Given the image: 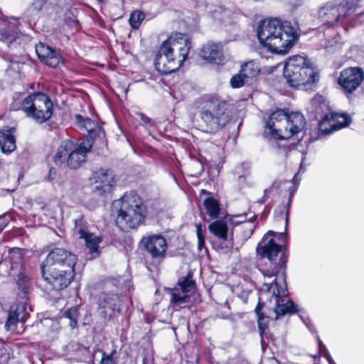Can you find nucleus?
<instances>
[{
	"label": "nucleus",
	"instance_id": "f257e3e1",
	"mask_svg": "<svg viewBox=\"0 0 364 364\" xmlns=\"http://www.w3.org/2000/svg\"><path fill=\"white\" fill-rule=\"evenodd\" d=\"M274 235V232L271 230L264 235L262 240L257 245V254L260 258L267 259V262L260 269L264 278L269 279L282 272V285H279L277 281L274 279L271 282H264L260 288V291L264 293L270 292L273 289L272 296L276 301L274 312L277 315L276 318H278L287 314L296 313L299 310L298 306L286 296L287 287L284 278V270L287 257L284 253L282 252V245L274 242L272 237Z\"/></svg>",
	"mask_w": 364,
	"mask_h": 364
},
{
	"label": "nucleus",
	"instance_id": "f03ea898",
	"mask_svg": "<svg viewBox=\"0 0 364 364\" xmlns=\"http://www.w3.org/2000/svg\"><path fill=\"white\" fill-rule=\"evenodd\" d=\"M200 117L205 124L206 132H216L225 127L231 118L229 102L215 95L203 96L198 102Z\"/></svg>",
	"mask_w": 364,
	"mask_h": 364
},
{
	"label": "nucleus",
	"instance_id": "7ed1b4c3",
	"mask_svg": "<svg viewBox=\"0 0 364 364\" xmlns=\"http://www.w3.org/2000/svg\"><path fill=\"white\" fill-rule=\"evenodd\" d=\"M257 36L262 46H293L298 43L299 35L290 24L282 23L277 18H265L259 21Z\"/></svg>",
	"mask_w": 364,
	"mask_h": 364
},
{
	"label": "nucleus",
	"instance_id": "20e7f679",
	"mask_svg": "<svg viewBox=\"0 0 364 364\" xmlns=\"http://www.w3.org/2000/svg\"><path fill=\"white\" fill-rule=\"evenodd\" d=\"M284 77L292 87L311 85L319 80L318 73L305 56L296 55L289 58L284 68Z\"/></svg>",
	"mask_w": 364,
	"mask_h": 364
},
{
	"label": "nucleus",
	"instance_id": "39448f33",
	"mask_svg": "<svg viewBox=\"0 0 364 364\" xmlns=\"http://www.w3.org/2000/svg\"><path fill=\"white\" fill-rule=\"evenodd\" d=\"M146 210L141 198L136 193H126L121 198L117 225L125 232L136 228L144 222Z\"/></svg>",
	"mask_w": 364,
	"mask_h": 364
},
{
	"label": "nucleus",
	"instance_id": "423d86ee",
	"mask_svg": "<svg viewBox=\"0 0 364 364\" xmlns=\"http://www.w3.org/2000/svg\"><path fill=\"white\" fill-rule=\"evenodd\" d=\"M363 6L364 0L330 1L319 8L317 16L323 24L334 26Z\"/></svg>",
	"mask_w": 364,
	"mask_h": 364
},
{
	"label": "nucleus",
	"instance_id": "0eeeda50",
	"mask_svg": "<svg viewBox=\"0 0 364 364\" xmlns=\"http://www.w3.org/2000/svg\"><path fill=\"white\" fill-rule=\"evenodd\" d=\"M21 109L27 117L38 123L50 119L53 113L50 97L41 92L31 93L25 97L21 103Z\"/></svg>",
	"mask_w": 364,
	"mask_h": 364
},
{
	"label": "nucleus",
	"instance_id": "6e6552de",
	"mask_svg": "<svg viewBox=\"0 0 364 364\" xmlns=\"http://www.w3.org/2000/svg\"><path fill=\"white\" fill-rule=\"evenodd\" d=\"M190 47H160L155 56L156 69L163 75L176 71L186 60Z\"/></svg>",
	"mask_w": 364,
	"mask_h": 364
},
{
	"label": "nucleus",
	"instance_id": "1a4fd4ad",
	"mask_svg": "<svg viewBox=\"0 0 364 364\" xmlns=\"http://www.w3.org/2000/svg\"><path fill=\"white\" fill-rule=\"evenodd\" d=\"M111 284V283H107L105 290L97 298V309L105 320H109L117 316L122 306L118 289L114 287L113 289H109Z\"/></svg>",
	"mask_w": 364,
	"mask_h": 364
},
{
	"label": "nucleus",
	"instance_id": "9d476101",
	"mask_svg": "<svg viewBox=\"0 0 364 364\" xmlns=\"http://www.w3.org/2000/svg\"><path fill=\"white\" fill-rule=\"evenodd\" d=\"M195 288V282L192 277L188 275L178 279L177 286L173 289H168L171 295V304L173 309L185 307L190 302V294Z\"/></svg>",
	"mask_w": 364,
	"mask_h": 364
},
{
	"label": "nucleus",
	"instance_id": "9b49d317",
	"mask_svg": "<svg viewBox=\"0 0 364 364\" xmlns=\"http://www.w3.org/2000/svg\"><path fill=\"white\" fill-rule=\"evenodd\" d=\"M42 277L54 289L60 290L68 286L73 278V269L41 266Z\"/></svg>",
	"mask_w": 364,
	"mask_h": 364
},
{
	"label": "nucleus",
	"instance_id": "f8f14e48",
	"mask_svg": "<svg viewBox=\"0 0 364 364\" xmlns=\"http://www.w3.org/2000/svg\"><path fill=\"white\" fill-rule=\"evenodd\" d=\"M364 79V73L359 68H348L343 70L338 79V83L346 97L351 100L352 94L360 87Z\"/></svg>",
	"mask_w": 364,
	"mask_h": 364
},
{
	"label": "nucleus",
	"instance_id": "ddd939ff",
	"mask_svg": "<svg viewBox=\"0 0 364 364\" xmlns=\"http://www.w3.org/2000/svg\"><path fill=\"white\" fill-rule=\"evenodd\" d=\"M77 261L75 255L63 248L51 250L41 264V266L59 268H74Z\"/></svg>",
	"mask_w": 364,
	"mask_h": 364
},
{
	"label": "nucleus",
	"instance_id": "4468645a",
	"mask_svg": "<svg viewBox=\"0 0 364 364\" xmlns=\"http://www.w3.org/2000/svg\"><path fill=\"white\" fill-rule=\"evenodd\" d=\"M287 124L291 129H303L305 126L304 116L299 112L287 114L284 109H277L269 117L266 127H275V124Z\"/></svg>",
	"mask_w": 364,
	"mask_h": 364
},
{
	"label": "nucleus",
	"instance_id": "2eb2a0df",
	"mask_svg": "<svg viewBox=\"0 0 364 364\" xmlns=\"http://www.w3.org/2000/svg\"><path fill=\"white\" fill-rule=\"evenodd\" d=\"M92 144L89 141L77 143L69 139L68 166L71 169H77L87 161V153L90 152Z\"/></svg>",
	"mask_w": 364,
	"mask_h": 364
},
{
	"label": "nucleus",
	"instance_id": "dca6fc26",
	"mask_svg": "<svg viewBox=\"0 0 364 364\" xmlns=\"http://www.w3.org/2000/svg\"><path fill=\"white\" fill-rule=\"evenodd\" d=\"M141 242L143 244L147 255L159 263L166 257L168 246L166 239L160 235H153L144 237Z\"/></svg>",
	"mask_w": 364,
	"mask_h": 364
},
{
	"label": "nucleus",
	"instance_id": "f3484780",
	"mask_svg": "<svg viewBox=\"0 0 364 364\" xmlns=\"http://www.w3.org/2000/svg\"><path fill=\"white\" fill-rule=\"evenodd\" d=\"M26 301L27 298L23 296L21 300L17 301L11 307L5 324L6 331H15L18 323H23L27 319L28 314L26 312Z\"/></svg>",
	"mask_w": 364,
	"mask_h": 364
},
{
	"label": "nucleus",
	"instance_id": "a211bd4d",
	"mask_svg": "<svg viewBox=\"0 0 364 364\" xmlns=\"http://www.w3.org/2000/svg\"><path fill=\"white\" fill-rule=\"evenodd\" d=\"M15 24L6 20H0V41L11 44L15 43L18 45L28 43L31 38L28 35L18 33L16 31Z\"/></svg>",
	"mask_w": 364,
	"mask_h": 364
},
{
	"label": "nucleus",
	"instance_id": "6ab92c4d",
	"mask_svg": "<svg viewBox=\"0 0 364 364\" xmlns=\"http://www.w3.org/2000/svg\"><path fill=\"white\" fill-rule=\"evenodd\" d=\"M351 122V119L347 114L335 113L331 115V119H323L318 124L320 132L328 134L333 131L347 127Z\"/></svg>",
	"mask_w": 364,
	"mask_h": 364
},
{
	"label": "nucleus",
	"instance_id": "aec40b11",
	"mask_svg": "<svg viewBox=\"0 0 364 364\" xmlns=\"http://www.w3.org/2000/svg\"><path fill=\"white\" fill-rule=\"evenodd\" d=\"M92 179L94 180L93 190L95 192L99 191L100 194H102L111 191V187L114 182L112 170L100 168L93 173Z\"/></svg>",
	"mask_w": 364,
	"mask_h": 364
},
{
	"label": "nucleus",
	"instance_id": "412c9836",
	"mask_svg": "<svg viewBox=\"0 0 364 364\" xmlns=\"http://www.w3.org/2000/svg\"><path fill=\"white\" fill-rule=\"evenodd\" d=\"M35 50L39 59L50 67L55 68L61 60L59 51L53 47H35Z\"/></svg>",
	"mask_w": 364,
	"mask_h": 364
},
{
	"label": "nucleus",
	"instance_id": "4be33fe9",
	"mask_svg": "<svg viewBox=\"0 0 364 364\" xmlns=\"http://www.w3.org/2000/svg\"><path fill=\"white\" fill-rule=\"evenodd\" d=\"M16 129L6 127L0 131V147L2 152L10 154L16 149V139L14 133Z\"/></svg>",
	"mask_w": 364,
	"mask_h": 364
},
{
	"label": "nucleus",
	"instance_id": "5701e85b",
	"mask_svg": "<svg viewBox=\"0 0 364 364\" xmlns=\"http://www.w3.org/2000/svg\"><path fill=\"white\" fill-rule=\"evenodd\" d=\"M274 139L288 140L291 137L297 135L302 129H291L287 124H275V127L267 128Z\"/></svg>",
	"mask_w": 364,
	"mask_h": 364
},
{
	"label": "nucleus",
	"instance_id": "b1692460",
	"mask_svg": "<svg viewBox=\"0 0 364 364\" xmlns=\"http://www.w3.org/2000/svg\"><path fill=\"white\" fill-rule=\"evenodd\" d=\"M66 350L70 359L77 362L86 361L90 355L89 348L76 342H70L66 346Z\"/></svg>",
	"mask_w": 364,
	"mask_h": 364
},
{
	"label": "nucleus",
	"instance_id": "393cba45",
	"mask_svg": "<svg viewBox=\"0 0 364 364\" xmlns=\"http://www.w3.org/2000/svg\"><path fill=\"white\" fill-rule=\"evenodd\" d=\"M199 55L204 60L216 64H222L225 60V58L219 47H202Z\"/></svg>",
	"mask_w": 364,
	"mask_h": 364
},
{
	"label": "nucleus",
	"instance_id": "a878e982",
	"mask_svg": "<svg viewBox=\"0 0 364 364\" xmlns=\"http://www.w3.org/2000/svg\"><path fill=\"white\" fill-rule=\"evenodd\" d=\"M165 37L166 39L162 41L161 46H173L175 44H184V46H188L191 43V38L188 35L181 32L171 33L168 36L165 33H161L159 36V39H163Z\"/></svg>",
	"mask_w": 364,
	"mask_h": 364
},
{
	"label": "nucleus",
	"instance_id": "bb28decb",
	"mask_svg": "<svg viewBox=\"0 0 364 364\" xmlns=\"http://www.w3.org/2000/svg\"><path fill=\"white\" fill-rule=\"evenodd\" d=\"M75 121L80 128H84L91 136L100 135L102 132V128L97 123L90 118H85L80 114L75 115Z\"/></svg>",
	"mask_w": 364,
	"mask_h": 364
},
{
	"label": "nucleus",
	"instance_id": "cd10ccee",
	"mask_svg": "<svg viewBox=\"0 0 364 364\" xmlns=\"http://www.w3.org/2000/svg\"><path fill=\"white\" fill-rule=\"evenodd\" d=\"M73 222V234L78 235L79 238L84 236L85 234H87L92 230V226L85 219L84 215L80 213H77L75 215Z\"/></svg>",
	"mask_w": 364,
	"mask_h": 364
},
{
	"label": "nucleus",
	"instance_id": "c85d7f7f",
	"mask_svg": "<svg viewBox=\"0 0 364 364\" xmlns=\"http://www.w3.org/2000/svg\"><path fill=\"white\" fill-rule=\"evenodd\" d=\"M291 47H284L281 49L279 47H255V51L260 55L262 58L269 59L274 55H285L288 53Z\"/></svg>",
	"mask_w": 364,
	"mask_h": 364
},
{
	"label": "nucleus",
	"instance_id": "c756f323",
	"mask_svg": "<svg viewBox=\"0 0 364 364\" xmlns=\"http://www.w3.org/2000/svg\"><path fill=\"white\" fill-rule=\"evenodd\" d=\"M68 143L69 139H65L61 141L59 145L55 154L53 158V163L57 166H62L63 165H68Z\"/></svg>",
	"mask_w": 364,
	"mask_h": 364
},
{
	"label": "nucleus",
	"instance_id": "7c9ffc66",
	"mask_svg": "<svg viewBox=\"0 0 364 364\" xmlns=\"http://www.w3.org/2000/svg\"><path fill=\"white\" fill-rule=\"evenodd\" d=\"M209 230L219 239L228 241V228L224 220H215L209 225Z\"/></svg>",
	"mask_w": 364,
	"mask_h": 364
},
{
	"label": "nucleus",
	"instance_id": "2f4dec72",
	"mask_svg": "<svg viewBox=\"0 0 364 364\" xmlns=\"http://www.w3.org/2000/svg\"><path fill=\"white\" fill-rule=\"evenodd\" d=\"M241 74L248 80L256 77L260 73L259 65L255 60H250L241 66Z\"/></svg>",
	"mask_w": 364,
	"mask_h": 364
},
{
	"label": "nucleus",
	"instance_id": "473e14b6",
	"mask_svg": "<svg viewBox=\"0 0 364 364\" xmlns=\"http://www.w3.org/2000/svg\"><path fill=\"white\" fill-rule=\"evenodd\" d=\"M80 239H83L86 247L90 250L91 253L99 252V245L102 242V237L95 235L91 231L84 236L81 237Z\"/></svg>",
	"mask_w": 364,
	"mask_h": 364
},
{
	"label": "nucleus",
	"instance_id": "72a5a7b5",
	"mask_svg": "<svg viewBox=\"0 0 364 364\" xmlns=\"http://www.w3.org/2000/svg\"><path fill=\"white\" fill-rule=\"evenodd\" d=\"M283 141H276L274 145V151L275 154L280 156L283 159L288 157V154L295 148L294 143H289L287 140Z\"/></svg>",
	"mask_w": 364,
	"mask_h": 364
},
{
	"label": "nucleus",
	"instance_id": "f704fd0d",
	"mask_svg": "<svg viewBox=\"0 0 364 364\" xmlns=\"http://www.w3.org/2000/svg\"><path fill=\"white\" fill-rule=\"evenodd\" d=\"M24 250L21 248H13L9 252V259L12 269H17L18 266L21 268L23 259Z\"/></svg>",
	"mask_w": 364,
	"mask_h": 364
},
{
	"label": "nucleus",
	"instance_id": "c9c22d12",
	"mask_svg": "<svg viewBox=\"0 0 364 364\" xmlns=\"http://www.w3.org/2000/svg\"><path fill=\"white\" fill-rule=\"evenodd\" d=\"M204 205L207 213L212 218L218 217L220 208L218 202L213 198H208L204 200Z\"/></svg>",
	"mask_w": 364,
	"mask_h": 364
},
{
	"label": "nucleus",
	"instance_id": "e433bc0d",
	"mask_svg": "<svg viewBox=\"0 0 364 364\" xmlns=\"http://www.w3.org/2000/svg\"><path fill=\"white\" fill-rule=\"evenodd\" d=\"M142 364L154 363V350L151 346H148L142 352Z\"/></svg>",
	"mask_w": 364,
	"mask_h": 364
},
{
	"label": "nucleus",
	"instance_id": "4c0bfd02",
	"mask_svg": "<svg viewBox=\"0 0 364 364\" xmlns=\"http://www.w3.org/2000/svg\"><path fill=\"white\" fill-rule=\"evenodd\" d=\"M77 315L78 312L75 308L69 309L63 313V316L70 319V326L72 328H74L77 326Z\"/></svg>",
	"mask_w": 364,
	"mask_h": 364
},
{
	"label": "nucleus",
	"instance_id": "58836bf2",
	"mask_svg": "<svg viewBox=\"0 0 364 364\" xmlns=\"http://www.w3.org/2000/svg\"><path fill=\"white\" fill-rule=\"evenodd\" d=\"M249 80L241 74V70L239 74L235 75L230 80V85L233 88H239L243 86L245 83H248Z\"/></svg>",
	"mask_w": 364,
	"mask_h": 364
},
{
	"label": "nucleus",
	"instance_id": "ea45409f",
	"mask_svg": "<svg viewBox=\"0 0 364 364\" xmlns=\"http://www.w3.org/2000/svg\"><path fill=\"white\" fill-rule=\"evenodd\" d=\"M258 317V330L261 337L262 341H263L264 335H266L265 330L268 326L269 318L264 315H259Z\"/></svg>",
	"mask_w": 364,
	"mask_h": 364
},
{
	"label": "nucleus",
	"instance_id": "a19ab883",
	"mask_svg": "<svg viewBox=\"0 0 364 364\" xmlns=\"http://www.w3.org/2000/svg\"><path fill=\"white\" fill-rule=\"evenodd\" d=\"M144 18V14L139 11H134L130 16L129 23L132 28H138Z\"/></svg>",
	"mask_w": 364,
	"mask_h": 364
},
{
	"label": "nucleus",
	"instance_id": "79ce46f5",
	"mask_svg": "<svg viewBox=\"0 0 364 364\" xmlns=\"http://www.w3.org/2000/svg\"><path fill=\"white\" fill-rule=\"evenodd\" d=\"M18 289L25 294L30 288V282L28 277L20 274L18 280Z\"/></svg>",
	"mask_w": 364,
	"mask_h": 364
},
{
	"label": "nucleus",
	"instance_id": "37998d69",
	"mask_svg": "<svg viewBox=\"0 0 364 364\" xmlns=\"http://www.w3.org/2000/svg\"><path fill=\"white\" fill-rule=\"evenodd\" d=\"M116 353V350L112 351L111 353L107 354L102 353V356L100 364H117L118 360L114 355Z\"/></svg>",
	"mask_w": 364,
	"mask_h": 364
},
{
	"label": "nucleus",
	"instance_id": "c03bdc74",
	"mask_svg": "<svg viewBox=\"0 0 364 364\" xmlns=\"http://www.w3.org/2000/svg\"><path fill=\"white\" fill-rule=\"evenodd\" d=\"M197 237H198V248L199 250H202V249L205 246V239L204 236L202 233L200 228L198 226L197 228Z\"/></svg>",
	"mask_w": 364,
	"mask_h": 364
},
{
	"label": "nucleus",
	"instance_id": "a18cd8bd",
	"mask_svg": "<svg viewBox=\"0 0 364 364\" xmlns=\"http://www.w3.org/2000/svg\"><path fill=\"white\" fill-rule=\"evenodd\" d=\"M10 220V215H4L0 216V228L1 231L7 226Z\"/></svg>",
	"mask_w": 364,
	"mask_h": 364
},
{
	"label": "nucleus",
	"instance_id": "49530a36",
	"mask_svg": "<svg viewBox=\"0 0 364 364\" xmlns=\"http://www.w3.org/2000/svg\"><path fill=\"white\" fill-rule=\"evenodd\" d=\"M136 114L140 118L144 124L150 125L153 124V120L149 117L146 116L144 113L136 112Z\"/></svg>",
	"mask_w": 364,
	"mask_h": 364
},
{
	"label": "nucleus",
	"instance_id": "de8ad7c7",
	"mask_svg": "<svg viewBox=\"0 0 364 364\" xmlns=\"http://www.w3.org/2000/svg\"><path fill=\"white\" fill-rule=\"evenodd\" d=\"M240 223H243L244 226H247V228L249 230L248 234L247 235L248 237H250L252 233L255 228V225L252 224V221L250 220L248 222H243V221H239ZM238 223V222H237Z\"/></svg>",
	"mask_w": 364,
	"mask_h": 364
},
{
	"label": "nucleus",
	"instance_id": "09e8293b",
	"mask_svg": "<svg viewBox=\"0 0 364 364\" xmlns=\"http://www.w3.org/2000/svg\"><path fill=\"white\" fill-rule=\"evenodd\" d=\"M45 2L46 0H35L33 3V9L37 11L41 10L43 8Z\"/></svg>",
	"mask_w": 364,
	"mask_h": 364
},
{
	"label": "nucleus",
	"instance_id": "8fccbe9b",
	"mask_svg": "<svg viewBox=\"0 0 364 364\" xmlns=\"http://www.w3.org/2000/svg\"><path fill=\"white\" fill-rule=\"evenodd\" d=\"M293 194H294V193L291 192L289 199H288V203H287V209H286V212H285L286 224H287L288 220H289V208H290V205H291V197H292Z\"/></svg>",
	"mask_w": 364,
	"mask_h": 364
},
{
	"label": "nucleus",
	"instance_id": "3c124183",
	"mask_svg": "<svg viewBox=\"0 0 364 364\" xmlns=\"http://www.w3.org/2000/svg\"><path fill=\"white\" fill-rule=\"evenodd\" d=\"M194 166L196 167L197 172L195 176H200L203 172V166L200 162L196 161Z\"/></svg>",
	"mask_w": 364,
	"mask_h": 364
},
{
	"label": "nucleus",
	"instance_id": "603ef678",
	"mask_svg": "<svg viewBox=\"0 0 364 364\" xmlns=\"http://www.w3.org/2000/svg\"><path fill=\"white\" fill-rule=\"evenodd\" d=\"M263 305L264 304H261L260 302H259L257 306H256L255 311L256 312L257 316H259V315H263V314L261 312V309Z\"/></svg>",
	"mask_w": 364,
	"mask_h": 364
},
{
	"label": "nucleus",
	"instance_id": "864d4df0",
	"mask_svg": "<svg viewBox=\"0 0 364 364\" xmlns=\"http://www.w3.org/2000/svg\"><path fill=\"white\" fill-rule=\"evenodd\" d=\"M323 356L327 359L329 364H336L328 351H326V353L323 354Z\"/></svg>",
	"mask_w": 364,
	"mask_h": 364
},
{
	"label": "nucleus",
	"instance_id": "5fc2aeb1",
	"mask_svg": "<svg viewBox=\"0 0 364 364\" xmlns=\"http://www.w3.org/2000/svg\"><path fill=\"white\" fill-rule=\"evenodd\" d=\"M318 346L320 351H323V354L326 353L327 350L325 345L322 343V341L318 338Z\"/></svg>",
	"mask_w": 364,
	"mask_h": 364
},
{
	"label": "nucleus",
	"instance_id": "6e6d98bb",
	"mask_svg": "<svg viewBox=\"0 0 364 364\" xmlns=\"http://www.w3.org/2000/svg\"><path fill=\"white\" fill-rule=\"evenodd\" d=\"M269 191V189H266V190L264 191V196H262V198L260 200H258V202H259V203H264L266 201V200H267V193H268Z\"/></svg>",
	"mask_w": 364,
	"mask_h": 364
},
{
	"label": "nucleus",
	"instance_id": "4d7b16f0",
	"mask_svg": "<svg viewBox=\"0 0 364 364\" xmlns=\"http://www.w3.org/2000/svg\"><path fill=\"white\" fill-rule=\"evenodd\" d=\"M269 209L267 210H264L262 214H261V218H263V219H265L267 218L268 214H269Z\"/></svg>",
	"mask_w": 364,
	"mask_h": 364
},
{
	"label": "nucleus",
	"instance_id": "13d9d810",
	"mask_svg": "<svg viewBox=\"0 0 364 364\" xmlns=\"http://www.w3.org/2000/svg\"><path fill=\"white\" fill-rule=\"evenodd\" d=\"M228 242H229L230 246H232L233 245V242H232V235H231V237H230V239Z\"/></svg>",
	"mask_w": 364,
	"mask_h": 364
},
{
	"label": "nucleus",
	"instance_id": "bf43d9fd",
	"mask_svg": "<svg viewBox=\"0 0 364 364\" xmlns=\"http://www.w3.org/2000/svg\"><path fill=\"white\" fill-rule=\"evenodd\" d=\"M284 208H285V207L284 206L282 208H281V209L279 210V216H280V217H282V210H283V209H284Z\"/></svg>",
	"mask_w": 364,
	"mask_h": 364
},
{
	"label": "nucleus",
	"instance_id": "052dcab7",
	"mask_svg": "<svg viewBox=\"0 0 364 364\" xmlns=\"http://www.w3.org/2000/svg\"><path fill=\"white\" fill-rule=\"evenodd\" d=\"M280 236L282 237V238H286V235L285 234H283V233H281Z\"/></svg>",
	"mask_w": 364,
	"mask_h": 364
},
{
	"label": "nucleus",
	"instance_id": "680f3d73",
	"mask_svg": "<svg viewBox=\"0 0 364 364\" xmlns=\"http://www.w3.org/2000/svg\"><path fill=\"white\" fill-rule=\"evenodd\" d=\"M220 318H227L228 317H227L226 316L222 315V316H220Z\"/></svg>",
	"mask_w": 364,
	"mask_h": 364
},
{
	"label": "nucleus",
	"instance_id": "e2e57ef3",
	"mask_svg": "<svg viewBox=\"0 0 364 364\" xmlns=\"http://www.w3.org/2000/svg\"><path fill=\"white\" fill-rule=\"evenodd\" d=\"M75 23V26H76V29L78 28V24L77 23Z\"/></svg>",
	"mask_w": 364,
	"mask_h": 364
},
{
	"label": "nucleus",
	"instance_id": "0e129e2a",
	"mask_svg": "<svg viewBox=\"0 0 364 364\" xmlns=\"http://www.w3.org/2000/svg\"><path fill=\"white\" fill-rule=\"evenodd\" d=\"M239 178H240V179H241V178H245V177H244V176H240L239 177Z\"/></svg>",
	"mask_w": 364,
	"mask_h": 364
},
{
	"label": "nucleus",
	"instance_id": "69168bd1",
	"mask_svg": "<svg viewBox=\"0 0 364 364\" xmlns=\"http://www.w3.org/2000/svg\"><path fill=\"white\" fill-rule=\"evenodd\" d=\"M39 45H40V46H44V45H43L42 43H41V42L39 43Z\"/></svg>",
	"mask_w": 364,
	"mask_h": 364
},
{
	"label": "nucleus",
	"instance_id": "338daca9",
	"mask_svg": "<svg viewBox=\"0 0 364 364\" xmlns=\"http://www.w3.org/2000/svg\"><path fill=\"white\" fill-rule=\"evenodd\" d=\"M361 15H363V13H362V12H361V13H360L358 16H361Z\"/></svg>",
	"mask_w": 364,
	"mask_h": 364
},
{
	"label": "nucleus",
	"instance_id": "774afa93",
	"mask_svg": "<svg viewBox=\"0 0 364 364\" xmlns=\"http://www.w3.org/2000/svg\"><path fill=\"white\" fill-rule=\"evenodd\" d=\"M1 232V228H0V233Z\"/></svg>",
	"mask_w": 364,
	"mask_h": 364
}]
</instances>
